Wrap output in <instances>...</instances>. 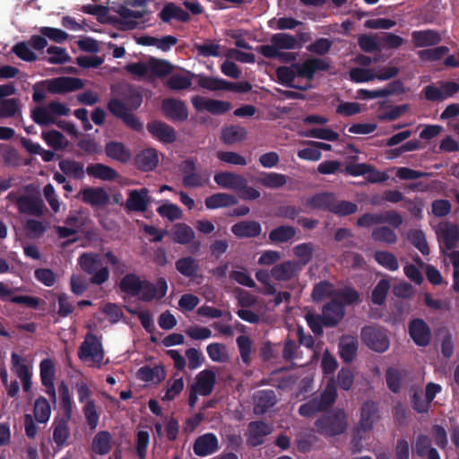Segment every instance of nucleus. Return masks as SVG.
Masks as SVG:
<instances>
[{"mask_svg":"<svg viewBox=\"0 0 459 459\" xmlns=\"http://www.w3.org/2000/svg\"><path fill=\"white\" fill-rule=\"evenodd\" d=\"M42 138L48 146L57 151L65 149L69 143L65 135L56 130L43 132Z\"/></svg>","mask_w":459,"mask_h":459,"instance_id":"obj_51","label":"nucleus"},{"mask_svg":"<svg viewBox=\"0 0 459 459\" xmlns=\"http://www.w3.org/2000/svg\"><path fill=\"white\" fill-rule=\"evenodd\" d=\"M191 102L197 111H207L213 115L225 114L231 108L229 101L207 99L199 95L192 97Z\"/></svg>","mask_w":459,"mask_h":459,"instance_id":"obj_11","label":"nucleus"},{"mask_svg":"<svg viewBox=\"0 0 459 459\" xmlns=\"http://www.w3.org/2000/svg\"><path fill=\"white\" fill-rule=\"evenodd\" d=\"M82 412L91 429H96L99 425L100 411L95 402L83 405Z\"/></svg>","mask_w":459,"mask_h":459,"instance_id":"obj_62","label":"nucleus"},{"mask_svg":"<svg viewBox=\"0 0 459 459\" xmlns=\"http://www.w3.org/2000/svg\"><path fill=\"white\" fill-rule=\"evenodd\" d=\"M361 50L373 53L381 50L380 34H362L358 39Z\"/></svg>","mask_w":459,"mask_h":459,"instance_id":"obj_52","label":"nucleus"},{"mask_svg":"<svg viewBox=\"0 0 459 459\" xmlns=\"http://www.w3.org/2000/svg\"><path fill=\"white\" fill-rule=\"evenodd\" d=\"M413 44L417 48H425L437 45L442 38L441 35L432 30H416L411 33Z\"/></svg>","mask_w":459,"mask_h":459,"instance_id":"obj_33","label":"nucleus"},{"mask_svg":"<svg viewBox=\"0 0 459 459\" xmlns=\"http://www.w3.org/2000/svg\"><path fill=\"white\" fill-rule=\"evenodd\" d=\"M108 109L116 117L120 118L128 127L134 131H142L143 124L139 119L131 113L133 108L121 100V98H113L108 103Z\"/></svg>","mask_w":459,"mask_h":459,"instance_id":"obj_9","label":"nucleus"},{"mask_svg":"<svg viewBox=\"0 0 459 459\" xmlns=\"http://www.w3.org/2000/svg\"><path fill=\"white\" fill-rule=\"evenodd\" d=\"M105 152L108 157L116 160L121 163H126L131 160V152L118 142H111L107 143Z\"/></svg>","mask_w":459,"mask_h":459,"instance_id":"obj_38","label":"nucleus"},{"mask_svg":"<svg viewBox=\"0 0 459 459\" xmlns=\"http://www.w3.org/2000/svg\"><path fill=\"white\" fill-rule=\"evenodd\" d=\"M51 413L50 404L44 397H39L34 404V416L38 422L45 423L49 420Z\"/></svg>","mask_w":459,"mask_h":459,"instance_id":"obj_57","label":"nucleus"},{"mask_svg":"<svg viewBox=\"0 0 459 459\" xmlns=\"http://www.w3.org/2000/svg\"><path fill=\"white\" fill-rule=\"evenodd\" d=\"M159 162L158 153L154 149H146L135 157L136 167L143 171H150L156 168Z\"/></svg>","mask_w":459,"mask_h":459,"instance_id":"obj_36","label":"nucleus"},{"mask_svg":"<svg viewBox=\"0 0 459 459\" xmlns=\"http://www.w3.org/2000/svg\"><path fill=\"white\" fill-rule=\"evenodd\" d=\"M70 109L63 103L51 101L46 106H40L32 110L31 117L40 126H49L56 123V117L67 116Z\"/></svg>","mask_w":459,"mask_h":459,"instance_id":"obj_6","label":"nucleus"},{"mask_svg":"<svg viewBox=\"0 0 459 459\" xmlns=\"http://www.w3.org/2000/svg\"><path fill=\"white\" fill-rule=\"evenodd\" d=\"M330 67L327 58L310 57L290 66L278 67L276 75L281 84L306 91L311 88V82L317 72L328 71Z\"/></svg>","mask_w":459,"mask_h":459,"instance_id":"obj_1","label":"nucleus"},{"mask_svg":"<svg viewBox=\"0 0 459 459\" xmlns=\"http://www.w3.org/2000/svg\"><path fill=\"white\" fill-rule=\"evenodd\" d=\"M410 335L416 344L426 346L430 341V329L422 319H415L409 325Z\"/></svg>","mask_w":459,"mask_h":459,"instance_id":"obj_25","label":"nucleus"},{"mask_svg":"<svg viewBox=\"0 0 459 459\" xmlns=\"http://www.w3.org/2000/svg\"><path fill=\"white\" fill-rule=\"evenodd\" d=\"M79 265L86 273L91 274L92 284L101 285L109 278V271L102 266L100 256L94 253H83L78 259Z\"/></svg>","mask_w":459,"mask_h":459,"instance_id":"obj_4","label":"nucleus"},{"mask_svg":"<svg viewBox=\"0 0 459 459\" xmlns=\"http://www.w3.org/2000/svg\"><path fill=\"white\" fill-rule=\"evenodd\" d=\"M21 213L32 216H41L44 213L43 201L35 195H22V200L18 207Z\"/></svg>","mask_w":459,"mask_h":459,"instance_id":"obj_26","label":"nucleus"},{"mask_svg":"<svg viewBox=\"0 0 459 459\" xmlns=\"http://www.w3.org/2000/svg\"><path fill=\"white\" fill-rule=\"evenodd\" d=\"M47 56L43 57L44 60L52 65H63L70 60V56L65 48L50 46L47 49Z\"/></svg>","mask_w":459,"mask_h":459,"instance_id":"obj_55","label":"nucleus"},{"mask_svg":"<svg viewBox=\"0 0 459 459\" xmlns=\"http://www.w3.org/2000/svg\"><path fill=\"white\" fill-rule=\"evenodd\" d=\"M70 419L71 416L64 415L53 422V440L57 446H64L70 436Z\"/></svg>","mask_w":459,"mask_h":459,"instance_id":"obj_29","label":"nucleus"},{"mask_svg":"<svg viewBox=\"0 0 459 459\" xmlns=\"http://www.w3.org/2000/svg\"><path fill=\"white\" fill-rule=\"evenodd\" d=\"M247 138L245 128L237 126L226 127L221 132V140L226 144H234L240 143Z\"/></svg>","mask_w":459,"mask_h":459,"instance_id":"obj_50","label":"nucleus"},{"mask_svg":"<svg viewBox=\"0 0 459 459\" xmlns=\"http://www.w3.org/2000/svg\"><path fill=\"white\" fill-rule=\"evenodd\" d=\"M171 238L176 243L186 245L195 239V232L188 225L178 223L172 228Z\"/></svg>","mask_w":459,"mask_h":459,"instance_id":"obj_43","label":"nucleus"},{"mask_svg":"<svg viewBox=\"0 0 459 459\" xmlns=\"http://www.w3.org/2000/svg\"><path fill=\"white\" fill-rule=\"evenodd\" d=\"M204 203L206 208L214 210L234 206L238 203V200L235 195L229 193H216L207 197Z\"/></svg>","mask_w":459,"mask_h":459,"instance_id":"obj_34","label":"nucleus"},{"mask_svg":"<svg viewBox=\"0 0 459 459\" xmlns=\"http://www.w3.org/2000/svg\"><path fill=\"white\" fill-rule=\"evenodd\" d=\"M114 445L112 435L107 430L99 431L92 438L91 450L93 453L104 455L108 454Z\"/></svg>","mask_w":459,"mask_h":459,"instance_id":"obj_28","label":"nucleus"},{"mask_svg":"<svg viewBox=\"0 0 459 459\" xmlns=\"http://www.w3.org/2000/svg\"><path fill=\"white\" fill-rule=\"evenodd\" d=\"M377 419V405L376 403L368 401L363 404L361 409V426L365 429H369L375 420Z\"/></svg>","mask_w":459,"mask_h":459,"instance_id":"obj_53","label":"nucleus"},{"mask_svg":"<svg viewBox=\"0 0 459 459\" xmlns=\"http://www.w3.org/2000/svg\"><path fill=\"white\" fill-rule=\"evenodd\" d=\"M403 372L394 368H389L385 372V380L388 388L393 393H398L401 390Z\"/></svg>","mask_w":459,"mask_h":459,"instance_id":"obj_60","label":"nucleus"},{"mask_svg":"<svg viewBox=\"0 0 459 459\" xmlns=\"http://www.w3.org/2000/svg\"><path fill=\"white\" fill-rule=\"evenodd\" d=\"M79 358L90 363L91 366L100 368L104 359V351L100 341L92 333H87L83 342L81 344Z\"/></svg>","mask_w":459,"mask_h":459,"instance_id":"obj_5","label":"nucleus"},{"mask_svg":"<svg viewBox=\"0 0 459 459\" xmlns=\"http://www.w3.org/2000/svg\"><path fill=\"white\" fill-rule=\"evenodd\" d=\"M317 430L328 435L335 436L344 432L347 427L345 413L339 410L327 414L316 421Z\"/></svg>","mask_w":459,"mask_h":459,"instance_id":"obj_7","label":"nucleus"},{"mask_svg":"<svg viewBox=\"0 0 459 459\" xmlns=\"http://www.w3.org/2000/svg\"><path fill=\"white\" fill-rule=\"evenodd\" d=\"M413 452L420 457L440 459L438 452L431 446L430 438L423 434L417 437L413 446Z\"/></svg>","mask_w":459,"mask_h":459,"instance_id":"obj_31","label":"nucleus"},{"mask_svg":"<svg viewBox=\"0 0 459 459\" xmlns=\"http://www.w3.org/2000/svg\"><path fill=\"white\" fill-rule=\"evenodd\" d=\"M59 169L68 178L74 179H82L85 175V169L82 163L71 160L65 159L59 161Z\"/></svg>","mask_w":459,"mask_h":459,"instance_id":"obj_37","label":"nucleus"},{"mask_svg":"<svg viewBox=\"0 0 459 459\" xmlns=\"http://www.w3.org/2000/svg\"><path fill=\"white\" fill-rule=\"evenodd\" d=\"M337 396V389L334 380L331 378L319 398H314L299 407V412L304 417H311L314 414L326 410L331 406Z\"/></svg>","mask_w":459,"mask_h":459,"instance_id":"obj_3","label":"nucleus"},{"mask_svg":"<svg viewBox=\"0 0 459 459\" xmlns=\"http://www.w3.org/2000/svg\"><path fill=\"white\" fill-rule=\"evenodd\" d=\"M175 266L177 271L185 277L194 278L199 271V263L191 256L179 258L176 261Z\"/></svg>","mask_w":459,"mask_h":459,"instance_id":"obj_42","label":"nucleus"},{"mask_svg":"<svg viewBox=\"0 0 459 459\" xmlns=\"http://www.w3.org/2000/svg\"><path fill=\"white\" fill-rule=\"evenodd\" d=\"M372 238L376 241L384 242L388 245L396 243L397 236L395 232L388 227H379L372 231Z\"/></svg>","mask_w":459,"mask_h":459,"instance_id":"obj_63","label":"nucleus"},{"mask_svg":"<svg viewBox=\"0 0 459 459\" xmlns=\"http://www.w3.org/2000/svg\"><path fill=\"white\" fill-rule=\"evenodd\" d=\"M206 351L209 358L214 362L224 363L230 359L227 348L222 343H211L207 346Z\"/></svg>","mask_w":459,"mask_h":459,"instance_id":"obj_56","label":"nucleus"},{"mask_svg":"<svg viewBox=\"0 0 459 459\" xmlns=\"http://www.w3.org/2000/svg\"><path fill=\"white\" fill-rule=\"evenodd\" d=\"M86 172L89 176L101 180H113L117 178V173L115 169L101 163L88 166Z\"/></svg>","mask_w":459,"mask_h":459,"instance_id":"obj_46","label":"nucleus"},{"mask_svg":"<svg viewBox=\"0 0 459 459\" xmlns=\"http://www.w3.org/2000/svg\"><path fill=\"white\" fill-rule=\"evenodd\" d=\"M151 134L164 143H172L177 140V132L168 124L161 121H152L147 125Z\"/></svg>","mask_w":459,"mask_h":459,"instance_id":"obj_21","label":"nucleus"},{"mask_svg":"<svg viewBox=\"0 0 459 459\" xmlns=\"http://www.w3.org/2000/svg\"><path fill=\"white\" fill-rule=\"evenodd\" d=\"M151 202L149 190L145 187L131 190L126 203V208L134 212H144Z\"/></svg>","mask_w":459,"mask_h":459,"instance_id":"obj_19","label":"nucleus"},{"mask_svg":"<svg viewBox=\"0 0 459 459\" xmlns=\"http://www.w3.org/2000/svg\"><path fill=\"white\" fill-rule=\"evenodd\" d=\"M323 322L326 326L338 324L344 316L345 311L342 302L333 299L323 308Z\"/></svg>","mask_w":459,"mask_h":459,"instance_id":"obj_23","label":"nucleus"},{"mask_svg":"<svg viewBox=\"0 0 459 459\" xmlns=\"http://www.w3.org/2000/svg\"><path fill=\"white\" fill-rule=\"evenodd\" d=\"M215 383V372L212 369H204L196 375L191 386L195 389V392H199L200 395L208 396L212 393Z\"/></svg>","mask_w":459,"mask_h":459,"instance_id":"obj_18","label":"nucleus"},{"mask_svg":"<svg viewBox=\"0 0 459 459\" xmlns=\"http://www.w3.org/2000/svg\"><path fill=\"white\" fill-rule=\"evenodd\" d=\"M245 178L233 172H219L214 175L215 183L222 188L231 189L238 192L240 187L245 186Z\"/></svg>","mask_w":459,"mask_h":459,"instance_id":"obj_24","label":"nucleus"},{"mask_svg":"<svg viewBox=\"0 0 459 459\" xmlns=\"http://www.w3.org/2000/svg\"><path fill=\"white\" fill-rule=\"evenodd\" d=\"M168 290V284L164 278H160L155 283L148 281H143L141 291L138 293L139 299L149 302L152 299L163 298Z\"/></svg>","mask_w":459,"mask_h":459,"instance_id":"obj_13","label":"nucleus"},{"mask_svg":"<svg viewBox=\"0 0 459 459\" xmlns=\"http://www.w3.org/2000/svg\"><path fill=\"white\" fill-rule=\"evenodd\" d=\"M336 290L333 288V286L326 281H320L317 283L312 291V298L315 301H321L325 298L331 297L332 299H334V292Z\"/></svg>","mask_w":459,"mask_h":459,"instance_id":"obj_58","label":"nucleus"},{"mask_svg":"<svg viewBox=\"0 0 459 459\" xmlns=\"http://www.w3.org/2000/svg\"><path fill=\"white\" fill-rule=\"evenodd\" d=\"M193 449L201 457L212 455L219 450V440L212 433L204 434L195 440Z\"/></svg>","mask_w":459,"mask_h":459,"instance_id":"obj_17","label":"nucleus"},{"mask_svg":"<svg viewBox=\"0 0 459 459\" xmlns=\"http://www.w3.org/2000/svg\"><path fill=\"white\" fill-rule=\"evenodd\" d=\"M40 377L42 384L48 388V394L56 401V390L54 386L55 369L51 359H45L40 363Z\"/></svg>","mask_w":459,"mask_h":459,"instance_id":"obj_30","label":"nucleus"},{"mask_svg":"<svg viewBox=\"0 0 459 459\" xmlns=\"http://www.w3.org/2000/svg\"><path fill=\"white\" fill-rule=\"evenodd\" d=\"M254 412L255 414H263L268 409L273 407L276 403V398L273 391H259L254 396Z\"/></svg>","mask_w":459,"mask_h":459,"instance_id":"obj_35","label":"nucleus"},{"mask_svg":"<svg viewBox=\"0 0 459 459\" xmlns=\"http://www.w3.org/2000/svg\"><path fill=\"white\" fill-rule=\"evenodd\" d=\"M231 231L238 238H254L261 234L262 227L255 221H242L234 224Z\"/></svg>","mask_w":459,"mask_h":459,"instance_id":"obj_32","label":"nucleus"},{"mask_svg":"<svg viewBox=\"0 0 459 459\" xmlns=\"http://www.w3.org/2000/svg\"><path fill=\"white\" fill-rule=\"evenodd\" d=\"M79 196L85 204L91 206H103L109 201V195L102 187H85L82 188Z\"/></svg>","mask_w":459,"mask_h":459,"instance_id":"obj_22","label":"nucleus"},{"mask_svg":"<svg viewBox=\"0 0 459 459\" xmlns=\"http://www.w3.org/2000/svg\"><path fill=\"white\" fill-rule=\"evenodd\" d=\"M142 282L143 281L139 276L134 273H128L121 279L119 288L121 291L127 295L135 297L138 296L139 291H141Z\"/></svg>","mask_w":459,"mask_h":459,"instance_id":"obj_45","label":"nucleus"},{"mask_svg":"<svg viewBox=\"0 0 459 459\" xmlns=\"http://www.w3.org/2000/svg\"><path fill=\"white\" fill-rule=\"evenodd\" d=\"M117 95L126 102L129 108L136 109L141 106L142 95L130 85L120 86L117 89Z\"/></svg>","mask_w":459,"mask_h":459,"instance_id":"obj_40","label":"nucleus"},{"mask_svg":"<svg viewBox=\"0 0 459 459\" xmlns=\"http://www.w3.org/2000/svg\"><path fill=\"white\" fill-rule=\"evenodd\" d=\"M301 264L296 261H284L275 264L270 272L271 276L278 281H289L299 275Z\"/></svg>","mask_w":459,"mask_h":459,"instance_id":"obj_15","label":"nucleus"},{"mask_svg":"<svg viewBox=\"0 0 459 459\" xmlns=\"http://www.w3.org/2000/svg\"><path fill=\"white\" fill-rule=\"evenodd\" d=\"M436 234L441 247L451 250L459 240V227L449 221H442L437 226Z\"/></svg>","mask_w":459,"mask_h":459,"instance_id":"obj_12","label":"nucleus"},{"mask_svg":"<svg viewBox=\"0 0 459 459\" xmlns=\"http://www.w3.org/2000/svg\"><path fill=\"white\" fill-rule=\"evenodd\" d=\"M127 5L114 3L109 9L119 15L126 29L133 30L137 25V20L143 17L144 12L132 10Z\"/></svg>","mask_w":459,"mask_h":459,"instance_id":"obj_20","label":"nucleus"},{"mask_svg":"<svg viewBox=\"0 0 459 459\" xmlns=\"http://www.w3.org/2000/svg\"><path fill=\"white\" fill-rule=\"evenodd\" d=\"M161 110L164 115L173 121H185L188 117V110L186 104L176 99H166L161 103Z\"/></svg>","mask_w":459,"mask_h":459,"instance_id":"obj_16","label":"nucleus"},{"mask_svg":"<svg viewBox=\"0 0 459 459\" xmlns=\"http://www.w3.org/2000/svg\"><path fill=\"white\" fill-rule=\"evenodd\" d=\"M200 87L209 91H224L226 81L217 77L196 75Z\"/></svg>","mask_w":459,"mask_h":459,"instance_id":"obj_59","label":"nucleus"},{"mask_svg":"<svg viewBox=\"0 0 459 459\" xmlns=\"http://www.w3.org/2000/svg\"><path fill=\"white\" fill-rule=\"evenodd\" d=\"M287 176L276 172L262 173L256 182L264 187L277 189L287 184Z\"/></svg>","mask_w":459,"mask_h":459,"instance_id":"obj_41","label":"nucleus"},{"mask_svg":"<svg viewBox=\"0 0 459 459\" xmlns=\"http://www.w3.org/2000/svg\"><path fill=\"white\" fill-rule=\"evenodd\" d=\"M272 432V428L262 421H253L248 425L247 443L252 446H256L263 443L265 436Z\"/></svg>","mask_w":459,"mask_h":459,"instance_id":"obj_27","label":"nucleus"},{"mask_svg":"<svg viewBox=\"0 0 459 459\" xmlns=\"http://www.w3.org/2000/svg\"><path fill=\"white\" fill-rule=\"evenodd\" d=\"M358 350V341L353 336H343L340 341V354L342 359L346 361H351Z\"/></svg>","mask_w":459,"mask_h":459,"instance_id":"obj_47","label":"nucleus"},{"mask_svg":"<svg viewBox=\"0 0 459 459\" xmlns=\"http://www.w3.org/2000/svg\"><path fill=\"white\" fill-rule=\"evenodd\" d=\"M194 77L195 74H174L168 78L166 84L174 91L186 90L191 87Z\"/></svg>","mask_w":459,"mask_h":459,"instance_id":"obj_49","label":"nucleus"},{"mask_svg":"<svg viewBox=\"0 0 459 459\" xmlns=\"http://www.w3.org/2000/svg\"><path fill=\"white\" fill-rule=\"evenodd\" d=\"M47 90L51 93H65L83 87L82 81L74 77H57L45 82Z\"/></svg>","mask_w":459,"mask_h":459,"instance_id":"obj_14","label":"nucleus"},{"mask_svg":"<svg viewBox=\"0 0 459 459\" xmlns=\"http://www.w3.org/2000/svg\"><path fill=\"white\" fill-rule=\"evenodd\" d=\"M297 230L289 225H281L273 229L269 234V239L273 243H285L294 238Z\"/></svg>","mask_w":459,"mask_h":459,"instance_id":"obj_48","label":"nucleus"},{"mask_svg":"<svg viewBox=\"0 0 459 459\" xmlns=\"http://www.w3.org/2000/svg\"><path fill=\"white\" fill-rule=\"evenodd\" d=\"M335 195L333 193H319L307 200L306 204L319 210L333 211Z\"/></svg>","mask_w":459,"mask_h":459,"instance_id":"obj_39","label":"nucleus"},{"mask_svg":"<svg viewBox=\"0 0 459 459\" xmlns=\"http://www.w3.org/2000/svg\"><path fill=\"white\" fill-rule=\"evenodd\" d=\"M159 16L164 22H169L172 19H176L180 22H186L189 20V14L182 8L172 3L167 4L159 13Z\"/></svg>","mask_w":459,"mask_h":459,"instance_id":"obj_44","label":"nucleus"},{"mask_svg":"<svg viewBox=\"0 0 459 459\" xmlns=\"http://www.w3.org/2000/svg\"><path fill=\"white\" fill-rule=\"evenodd\" d=\"M180 169L183 173L182 182L186 187H203L210 182V175H204L198 171L196 163L193 160H184L180 165Z\"/></svg>","mask_w":459,"mask_h":459,"instance_id":"obj_10","label":"nucleus"},{"mask_svg":"<svg viewBox=\"0 0 459 459\" xmlns=\"http://www.w3.org/2000/svg\"><path fill=\"white\" fill-rule=\"evenodd\" d=\"M194 48L197 51L198 55L204 57L220 56L222 55L221 47L212 41H205L202 44L195 43Z\"/></svg>","mask_w":459,"mask_h":459,"instance_id":"obj_61","label":"nucleus"},{"mask_svg":"<svg viewBox=\"0 0 459 459\" xmlns=\"http://www.w3.org/2000/svg\"><path fill=\"white\" fill-rule=\"evenodd\" d=\"M374 257L379 264L390 271H396L399 268L396 257L390 252L377 251Z\"/></svg>","mask_w":459,"mask_h":459,"instance_id":"obj_64","label":"nucleus"},{"mask_svg":"<svg viewBox=\"0 0 459 459\" xmlns=\"http://www.w3.org/2000/svg\"><path fill=\"white\" fill-rule=\"evenodd\" d=\"M361 340L371 350L384 352L389 348V339L385 331L380 327L365 326L361 329Z\"/></svg>","mask_w":459,"mask_h":459,"instance_id":"obj_8","label":"nucleus"},{"mask_svg":"<svg viewBox=\"0 0 459 459\" xmlns=\"http://www.w3.org/2000/svg\"><path fill=\"white\" fill-rule=\"evenodd\" d=\"M138 377L143 381L160 383L165 378V370L160 366L143 367L138 370Z\"/></svg>","mask_w":459,"mask_h":459,"instance_id":"obj_54","label":"nucleus"},{"mask_svg":"<svg viewBox=\"0 0 459 459\" xmlns=\"http://www.w3.org/2000/svg\"><path fill=\"white\" fill-rule=\"evenodd\" d=\"M306 34H300L299 39L295 36L280 32L273 34L270 39V44L261 45L256 48V51L266 58H278L284 63H291L297 59V54L292 52H284V50H292L301 47V40L305 39Z\"/></svg>","mask_w":459,"mask_h":459,"instance_id":"obj_2","label":"nucleus"}]
</instances>
